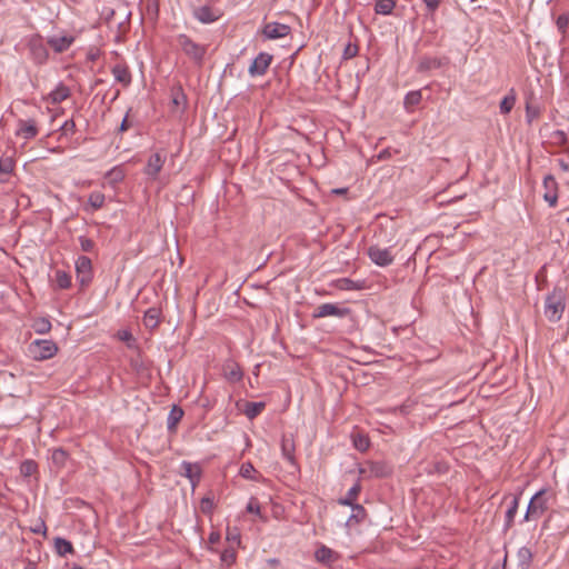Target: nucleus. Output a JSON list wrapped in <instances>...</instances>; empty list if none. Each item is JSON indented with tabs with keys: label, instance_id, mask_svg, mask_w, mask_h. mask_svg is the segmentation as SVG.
<instances>
[{
	"label": "nucleus",
	"instance_id": "nucleus-48",
	"mask_svg": "<svg viewBox=\"0 0 569 569\" xmlns=\"http://www.w3.org/2000/svg\"><path fill=\"white\" fill-rule=\"evenodd\" d=\"M78 241H79V244H80V248L82 251H84V252L92 251V249L94 247V242L90 238H88L86 236H79Z\"/></svg>",
	"mask_w": 569,
	"mask_h": 569
},
{
	"label": "nucleus",
	"instance_id": "nucleus-17",
	"mask_svg": "<svg viewBox=\"0 0 569 569\" xmlns=\"http://www.w3.org/2000/svg\"><path fill=\"white\" fill-rule=\"evenodd\" d=\"M39 130L33 119L18 120V128L16 136L22 137L26 140H31L38 134Z\"/></svg>",
	"mask_w": 569,
	"mask_h": 569
},
{
	"label": "nucleus",
	"instance_id": "nucleus-39",
	"mask_svg": "<svg viewBox=\"0 0 569 569\" xmlns=\"http://www.w3.org/2000/svg\"><path fill=\"white\" fill-rule=\"evenodd\" d=\"M353 446L359 451H367L370 447V440L366 435L357 433L352 437Z\"/></svg>",
	"mask_w": 569,
	"mask_h": 569
},
{
	"label": "nucleus",
	"instance_id": "nucleus-60",
	"mask_svg": "<svg viewBox=\"0 0 569 569\" xmlns=\"http://www.w3.org/2000/svg\"><path fill=\"white\" fill-rule=\"evenodd\" d=\"M347 190L341 188V189H336L335 192L336 193H345Z\"/></svg>",
	"mask_w": 569,
	"mask_h": 569
},
{
	"label": "nucleus",
	"instance_id": "nucleus-31",
	"mask_svg": "<svg viewBox=\"0 0 569 569\" xmlns=\"http://www.w3.org/2000/svg\"><path fill=\"white\" fill-rule=\"evenodd\" d=\"M242 370L236 363H229L224 367V377L231 382H238L242 379Z\"/></svg>",
	"mask_w": 569,
	"mask_h": 569
},
{
	"label": "nucleus",
	"instance_id": "nucleus-28",
	"mask_svg": "<svg viewBox=\"0 0 569 569\" xmlns=\"http://www.w3.org/2000/svg\"><path fill=\"white\" fill-rule=\"evenodd\" d=\"M396 4V0H376L375 12L381 16H389L392 13Z\"/></svg>",
	"mask_w": 569,
	"mask_h": 569
},
{
	"label": "nucleus",
	"instance_id": "nucleus-58",
	"mask_svg": "<svg viewBox=\"0 0 569 569\" xmlns=\"http://www.w3.org/2000/svg\"><path fill=\"white\" fill-rule=\"evenodd\" d=\"M557 162H558L559 168H560L562 171H565V172H568V171H569V162H568V161H566V160H563V159H558V160H557Z\"/></svg>",
	"mask_w": 569,
	"mask_h": 569
},
{
	"label": "nucleus",
	"instance_id": "nucleus-52",
	"mask_svg": "<svg viewBox=\"0 0 569 569\" xmlns=\"http://www.w3.org/2000/svg\"><path fill=\"white\" fill-rule=\"evenodd\" d=\"M201 510L206 513H210L213 509V500L210 497H204L200 502Z\"/></svg>",
	"mask_w": 569,
	"mask_h": 569
},
{
	"label": "nucleus",
	"instance_id": "nucleus-40",
	"mask_svg": "<svg viewBox=\"0 0 569 569\" xmlns=\"http://www.w3.org/2000/svg\"><path fill=\"white\" fill-rule=\"evenodd\" d=\"M339 288L341 290H361L363 288V284L361 281H355L349 278H342L339 281Z\"/></svg>",
	"mask_w": 569,
	"mask_h": 569
},
{
	"label": "nucleus",
	"instance_id": "nucleus-25",
	"mask_svg": "<svg viewBox=\"0 0 569 569\" xmlns=\"http://www.w3.org/2000/svg\"><path fill=\"white\" fill-rule=\"evenodd\" d=\"M106 197L100 191H93L89 194L88 206L84 208L86 211H96L101 209L104 204Z\"/></svg>",
	"mask_w": 569,
	"mask_h": 569
},
{
	"label": "nucleus",
	"instance_id": "nucleus-53",
	"mask_svg": "<svg viewBox=\"0 0 569 569\" xmlns=\"http://www.w3.org/2000/svg\"><path fill=\"white\" fill-rule=\"evenodd\" d=\"M61 130H63L66 133H74L76 131V123L72 119L66 120L63 124L61 126Z\"/></svg>",
	"mask_w": 569,
	"mask_h": 569
},
{
	"label": "nucleus",
	"instance_id": "nucleus-30",
	"mask_svg": "<svg viewBox=\"0 0 569 569\" xmlns=\"http://www.w3.org/2000/svg\"><path fill=\"white\" fill-rule=\"evenodd\" d=\"M54 281L58 289H69L71 287V276L64 270L54 271Z\"/></svg>",
	"mask_w": 569,
	"mask_h": 569
},
{
	"label": "nucleus",
	"instance_id": "nucleus-43",
	"mask_svg": "<svg viewBox=\"0 0 569 569\" xmlns=\"http://www.w3.org/2000/svg\"><path fill=\"white\" fill-rule=\"evenodd\" d=\"M227 540L233 546L239 547L241 545V535L238 528H227Z\"/></svg>",
	"mask_w": 569,
	"mask_h": 569
},
{
	"label": "nucleus",
	"instance_id": "nucleus-22",
	"mask_svg": "<svg viewBox=\"0 0 569 569\" xmlns=\"http://www.w3.org/2000/svg\"><path fill=\"white\" fill-rule=\"evenodd\" d=\"M183 475L191 481L192 486H194L197 482H199L201 478V470L199 466L193 465L188 461H183L181 463Z\"/></svg>",
	"mask_w": 569,
	"mask_h": 569
},
{
	"label": "nucleus",
	"instance_id": "nucleus-42",
	"mask_svg": "<svg viewBox=\"0 0 569 569\" xmlns=\"http://www.w3.org/2000/svg\"><path fill=\"white\" fill-rule=\"evenodd\" d=\"M68 459V453L62 448H57L52 451L51 460L57 467H63Z\"/></svg>",
	"mask_w": 569,
	"mask_h": 569
},
{
	"label": "nucleus",
	"instance_id": "nucleus-41",
	"mask_svg": "<svg viewBox=\"0 0 569 569\" xmlns=\"http://www.w3.org/2000/svg\"><path fill=\"white\" fill-rule=\"evenodd\" d=\"M540 116V107L531 104L529 102L526 103V121L528 124H531L536 119Z\"/></svg>",
	"mask_w": 569,
	"mask_h": 569
},
{
	"label": "nucleus",
	"instance_id": "nucleus-19",
	"mask_svg": "<svg viewBox=\"0 0 569 569\" xmlns=\"http://www.w3.org/2000/svg\"><path fill=\"white\" fill-rule=\"evenodd\" d=\"M126 177V171L123 166L118 164L112 167L109 171L106 172L104 179L107 181V184L111 188H116L120 182L123 181Z\"/></svg>",
	"mask_w": 569,
	"mask_h": 569
},
{
	"label": "nucleus",
	"instance_id": "nucleus-23",
	"mask_svg": "<svg viewBox=\"0 0 569 569\" xmlns=\"http://www.w3.org/2000/svg\"><path fill=\"white\" fill-rule=\"evenodd\" d=\"M161 311L158 308H149L143 316V325L149 329H154L159 325Z\"/></svg>",
	"mask_w": 569,
	"mask_h": 569
},
{
	"label": "nucleus",
	"instance_id": "nucleus-63",
	"mask_svg": "<svg viewBox=\"0 0 569 569\" xmlns=\"http://www.w3.org/2000/svg\"><path fill=\"white\" fill-rule=\"evenodd\" d=\"M33 532L39 533V532H41V530L40 529H33Z\"/></svg>",
	"mask_w": 569,
	"mask_h": 569
},
{
	"label": "nucleus",
	"instance_id": "nucleus-3",
	"mask_svg": "<svg viewBox=\"0 0 569 569\" xmlns=\"http://www.w3.org/2000/svg\"><path fill=\"white\" fill-rule=\"evenodd\" d=\"M566 308L565 296L561 290H553L545 301V316L551 322L561 319Z\"/></svg>",
	"mask_w": 569,
	"mask_h": 569
},
{
	"label": "nucleus",
	"instance_id": "nucleus-59",
	"mask_svg": "<svg viewBox=\"0 0 569 569\" xmlns=\"http://www.w3.org/2000/svg\"><path fill=\"white\" fill-rule=\"evenodd\" d=\"M556 134L558 136V138L565 139V132L563 131L558 130V131H556Z\"/></svg>",
	"mask_w": 569,
	"mask_h": 569
},
{
	"label": "nucleus",
	"instance_id": "nucleus-36",
	"mask_svg": "<svg viewBox=\"0 0 569 569\" xmlns=\"http://www.w3.org/2000/svg\"><path fill=\"white\" fill-rule=\"evenodd\" d=\"M515 103H516V94H515V91H513V90H511V91H510L507 96H505V97H503V99L501 100L500 106H499V108H500V112H501L502 114H508V113L512 110V108H513Z\"/></svg>",
	"mask_w": 569,
	"mask_h": 569
},
{
	"label": "nucleus",
	"instance_id": "nucleus-1",
	"mask_svg": "<svg viewBox=\"0 0 569 569\" xmlns=\"http://www.w3.org/2000/svg\"><path fill=\"white\" fill-rule=\"evenodd\" d=\"M174 40L179 49L194 66H203L208 52V44L197 42L186 33H178Z\"/></svg>",
	"mask_w": 569,
	"mask_h": 569
},
{
	"label": "nucleus",
	"instance_id": "nucleus-56",
	"mask_svg": "<svg viewBox=\"0 0 569 569\" xmlns=\"http://www.w3.org/2000/svg\"><path fill=\"white\" fill-rule=\"evenodd\" d=\"M208 541L209 543L211 545H216L220 541V533L217 532V531H212L210 532L209 537H208Z\"/></svg>",
	"mask_w": 569,
	"mask_h": 569
},
{
	"label": "nucleus",
	"instance_id": "nucleus-9",
	"mask_svg": "<svg viewBox=\"0 0 569 569\" xmlns=\"http://www.w3.org/2000/svg\"><path fill=\"white\" fill-rule=\"evenodd\" d=\"M74 36L67 32H58L47 38V43L52 48L56 53L67 51L74 42Z\"/></svg>",
	"mask_w": 569,
	"mask_h": 569
},
{
	"label": "nucleus",
	"instance_id": "nucleus-12",
	"mask_svg": "<svg viewBox=\"0 0 569 569\" xmlns=\"http://www.w3.org/2000/svg\"><path fill=\"white\" fill-rule=\"evenodd\" d=\"M290 31V26L273 21L266 23L261 33L266 40H277L287 37Z\"/></svg>",
	"mask_w": 569,
	"mask_h": 569
},
{
	"label": "nucleus",
	"instance_id": "nucleus-50",
	"mask_svg": "<svg viewBox=\"0 0 569 569\" xmlns=\"http://www.w3.org/2000/svg\"><path fill=\"white\" fill-rule=\"evenodd\" d=\"M569 24V17L567 14H560L556 20V26L561 33L567 32Z\"/></svg>",
	"mask_w": 569,
	"mask_h": 569
},
{
	"label": "nucleus",
	"instance_id": "nucleus-20",
	"mask_svg": "<svg viewBox=\"0 0 569 569\" xmlns=\"http://www.w3.org/2000/svg\"><path fill=\"white\" fill-rule=\"evenodd\" d=\"M70 96V89L63 84L62 82H59L53 90L50 91L48 94V101H50L53 104L60 103L64 100H67Z\"/></svg>",
	"mask_w": 569,
	"mask_h": 569
},
{
	"label": "nucleus",
	"instance_id": "nucleus-5",
	"mask_svg": "<svg viewBox=\"0 0 569 569\" xmlns=\"http://www.w3.org/2000/svg\"><path fill=\"white\" fill-rule=\"evenodd\" d=\"M363 477L369 478H385L392 473V466L388 462L380 461H366L359 469Z\"/></svg>",
	"mask_w": 569,
	"mask_h": 569
},
{
	"label": "nucleus",
	"instance_id": "nucleus-62",
	"mask_svg": "<svg viewBox=\"0 0 569 569\" xmlns=\"http://www.w3.org/2000/svg\"><path fill=\"white\" fill-rule=\"evenodd\" d=\"M71 569H83V568L80 566H73Z\"/></svg>",
	"mask_w": 569,
	"mask_h": 569
},
{
	"label": "nucleus",
	"instance_id": "nucleus-32",
	"mask_svg": "<svg viewBox=\"0 0 569 569\" xmlns=\"http://www.w3.org/2000/svg\"><path fill=\"white\" fill-rule=\"evenodd\" d=\"M361 490V487L359 483H355L347 492L346 497L340 498L338 502L342 506H355V500L357 499L359 492Z\"/></svg>",
	"mask_w": 569,
	"mask_h": 569
},
{
	"label": "nucleus",
	"instance_id": "nucleus-27",
	"mask_svg": "<svg viewBox=\"0 0 569 569\" xmlns=\"http://www.w3.org/2000/svg\"><path fill=\"white\" fill-rule=\"evenodd\" d=\"M183 410L182 408L178 406H173L171 410L169 411L168 418H167V428L169 431H174L177 428V425L180 422V420L183 417Z\"/></svg>",
	"mask_w": 569,
	"mask_h": 569
},
{
	"label": "nucleus",
	"instance_id": "nucleus-8",
	"mask_svg": "<svg viewBox=\"0 0 569 569\" xmlns=\"http://www.w3.org/2000/svg\"><path fill=\"white\" fill-rule=\"evenodd\" d=\"M74 264L78 281L82 287L88 286L93 277L91 260L86 256H80Z\"/></svg>",
	"mask_w": 569,
	"mask_h": 569
},
{
	"label": "nucleus",
	"instance_id": "nucleus-7",
	"mask_svg": "<svg viewBox=\"0 0 569 569\" xmlns=\"http://www.w3.org/2000/svg\"><path fill=\"white\" fill-rule=\"evenodd\" d=\"M350 313V309L346 307H340L337 303H322L318 306L313 313V318H326V317H337V318H345Z\"/></svg>",
	"mask_w": 569,
	"mask_h": 569
},
{
	"label": "nucleus",
	"instance_id": "nucleus-14",
	"mask_svg": "<svg viewBox=\"0 0 569 569\" xmlns=\"http://www.w3.org/2000/svg\"><path fill=\"white\" fill-rule=\"evenodd\" d=\"M543 187V200L549 204V207L553 208L558 202V182L555 177L548 174L543 178L542 181Z\"/></svg>",
	"mask_w": 569,
	"mask_h": 569
},
{
	"label": "nucleus",
	"instance_id": "nucleus-6",
	"mask_svg": "<svg viewBox=\"0 0 569 569\" xmlns=\"http://www.w3.org/2000/svg\"><path fill=\"white\" fill-rule=\"evenodd\" d=\"M29 53L36 64H44L49 58V52L42 37L33 36L28 42Z\"/></svg>",
	"mask_w": 569,
	"mask_h": 569
},
{
	"label": "nucleus",
	"instance_id": "nucleus-55",
	"mask_svg": "<svg viewBox=\"0 0 569 569\" xmlns=\"http://www.w3.org/2000/svg\"><path fill=\"white\" fill-rule=\"evenodd\" d=\"M357 52H358L357 47H352V46L348 44L345 49L343 57L346 59H350V58L355 57L357 54Z\"/></svg>",
	"mask_w": 569,
	"mask_h": 569
},
{
	"label": "nucleus",
	"instance_id": "nucleus-29",
	"mask_svg": "<svg viewBox=\"0 0 569 569\" xmlns=\"http://www.w3.org/2000/svg\"><path fill=\"white\" fill-rule=\"evenodd\" d=\"M366 513V509L361 505L357 503L352 506L351 515L347 519L346 526H352V523H360L361 521L365 520Z\"/></svg>",
	"mask_w": 569,
	"mask_h": 569
},
{
	"label": "nucleus",
	"instance_id": "nucleus-44",
	"mask_svg": "<svg viewBox=\"0 0 569 569\" xmlns=\"http://www.w3.org/2000/svg\"><path fill=\"white\" fill-rule=\"evenodd\" d=\"M14 169V161L11 157L0 158V173L10 174Z\"/></svg>",
	"mask_w": 569,
	"mask_h": 569
},
{
	"label": "nucleus",
	"instance_id": "nucleus-51",
	"mask_svg": "<svg viewBox=\"0 0 569 569\" xmlns=\"http://www.w3.org/2000/svg\"><path fill=\"white\" fill-rule=\"evenodd\" d=\"M247 511L250 512V513H254V515H258L260 516V505L259 502L257 501V499L254 498H251L247 505Z\"/></svg>",
	"mask_w": 569,
	"mask_h": 569
},
{
	"label": "nucleus",
	"instance_id": "nucleus-4",
	"mask_svg": "<svg viewBox=\"0 0 569 569\" xmlns=\"http://www.w3.org/2000/svg\"><path fill=\"white\" fill-rule=\"evenodd\" d=\"M58 346L50 339L33 340L29 347V356L36 361H44L53 358L58 352Z\"/></svg>",
	"mask_w": 569,
	"mask_h": 569
},
{
	"label": "nucleus",
	"instance_id": "nucleus-35",
	"mask_svg": "<svg viewBox=\"0 0 569 569\" xmlns=\"http://www.w3.org/2000/svg\"><path fill=\"white\" fill-rule=\"evenodd\" d=\"M54 547H56L58 555H60V556H66L68 553L73 552L72 543L64 538H60V537L56 538Z\"/></svg>",
	"mask_w": 569,
	"mask_h": 569
},
{
	"label": "nucleus",
	"instance_id": "nucleus-47",
	"mask_svg": "<svg viewBox=\"0 0 569 569\" xmlns=\"http://www.w3.org/2000/svg\"><path fill=\"white\" fill-rule=\"evenodd\" d=\"M119 339L124 341L128 346V348H134L136 347V339L133 338L132 333L128 330L119 331L118 333Z\"/></svg>",
	"mask_w": 569,
	"mask_h": 569
},
{
	"label": "nucleus",
	"instance_id": "nucleus-24",
	"mask_svg": "<svg viewBox=\"0 0 569 569\" xmlns=\"http://www.w3.org/2000/svg\"><path fill=\"white\" fill-rule=\"evenodd\" d=\"M422 100V93L420 90L409 91L403 99V107L408 112H412L415 107L418 106Z\"/></svg>",
	"mask_w": 569,
	"mask_h": 569
},
{
	"label": "nucleus",
	"instance_id": "nucleus-15",
	"mask_svg": "<svg viewBox=\"0 0 569 569\" xmlns=\"http://www.w3.org/2000/svg\"><path fill=\"white\" fill-rule=\"evenodd\" d=\"M281 456L284 460H287L293 468L298 469V463L296 460V443L293 435H283L280 442Z\"/></svg>",
	"mask_w": 569,
	"mask_h": 569
},
{
	"label": "nucleus",
	"instance_id": "nucleus-49",
	"mask_svg": "<svg viewBox=\"0 0 569 569\" xmlns=\"http://www.w3.org/2000/svg\"><path fill=\"white\" fill-rule=\"evenodd\" d=\"M221 560L228 565H231L236 560V551L233 547L224 549L221 553Z\"/></svg>",
	"mask_w": 569,
	"mask_h": 569
},
{
	"label": "nucleus",
	"instance_id": "nucleus-2",
	"mask_svg": "<svg viewBox=\"0 0 569 569\" xmlns=\"http://www.w3.org/2000/svg\"><path fill=\"white\" fill-rule=\"evenodd\" d=\"M549 508V497L546 489L537 491L530 499L523 520L531 521L540 519Z\"/></svg>",
	"mask_w": 569,
	"mask_h": 569
},
{
	"label": "nucleus",
	"instance_id": "nucleus-26",
	"mask_svg": "<svg viewBox=\"0 0 569 569\" xmlns=\"http://www.w3.org/2000/svg\"><path fill=\"white\" fill-rule=\"evenodd\" d=\"M440 67H441V61L438 58L426 56V57L420 58L418 66H417V71L426 72V71H429L432 69H438Z\"/></svg>",
	"mask_w": 569,
	"mask_h": 569
},
{
	"label": "nucleus",
	"instance_id": "nucleus-37",
	"mask_svg": "<svg viewBox=\"0 0 569 569\" xmlns=\"http://www.w3.org/2000/svg\"><path fill=\"white\" fill-rule=\"evenodd\" d=\"M32 328L37 333L44 335L51 330V322L48 318H38L33 321Z\"/></svg>",
	"mask_w": 569,
	"mask_h": 569
},
{
	"label": "nucleus",
	"instance_id": "nucleus-34",
	"mask_svg": "<svg viewBox=\"0 0 569 569\" xmlns=\"http://www.w3.org/2000/svg\"><path fill=\"white\" fill-rule=\"evenodd\" d=\"M519 497H513L511 500L507 511H506V528H510L513 523V519L517 515L518 507H519Z\"/></svg>",
	"mask_w": 569,
	"mask_h": 569
},
{
	"label": "nucleus",
	"instance_id": "nucleus-46",
	"mask_svg": "<svg viewBox=\"0 0 569 569\" xmlns=\"http://www.w3.org/2000/svg\"><path fill=\"white\" fill-rule=\"evenodd\" d=\"M239 473L244 479H254V475L257 473V470L251 462H244L240 467Z\"/></svg>",
	"mask_w": 569,
	"mask_h": 569
},
{
	"label": "nucleus",
	"instance_id": "nucleus-45",
	"mask_svg": "<svg viewBox=\"0 0 569 569\" xmlns=\"http://www.w3.org/2000/svg\"><path fill=\"white\" fill-rule=\"evenodd\" d=\"M332 550L328 547H320L317 551H316V558L318 561L320 562H329L331 561L332 559Z\"/></svg>",
	"mask_w": 569,
	"mask_h": 569
},
{
	"label": "nucleus",
	"instance_id": "nucleus-10",
	"mask_svg": "<svg viewBox=\"0 0 569 569\" xmlns=\"http://www.w3.org/2000/svg\"><path fill=\"white\" fill-rule=\"evenodd\" d=\"M368 257L369 259L379 267H388L390 266L395 257L389 248H381L379 246H370L368 248Z\"/></svg>",
	"mask_w": 569,
	"mask_h": 569
},
{
	"label": "nucleus",
	"instance_id": "nucleus-38",
	"mask_svg": "<svg viewBox=\"0 0 569 569\" xmlns=\"http://www.w3.org/2000/svg\"><path fill=\"white\" fill-rule=\"evenodd\" d=\"M37 470H38V465L36 461H33L31 459H26L20 465V473L23 477H30V476L34 475L37 472Z\"/></svg>",
	"mask_w": 569,
	"mask_h": 569
},
{
	"label": "nucleus",
	"instance_id": "nucleus-13",
	"mask_svg": "<svg viewBox=\"0 0 569 569\" xmlns=\"http://www.w3.org/2000/svg\"><path fill=\"white\" fill-rule=\"evenodd\" d=\"M192 16L199 22L209 24L218 21L222 13L219 9H214L209 6H201L193 9Z\"/></svg>",
	"mask_w": 569,
	"mask_h": 569
},
{
	"label": "nucleus",
	"instance_id": "nucleus-18",
	"mask_svg": "<svg viewBox=\"0 0 569 569\" xmlns=\"http://www.w3.org/2000/svg\"><path fill=\"white\" fill-rule=\"evenodd\" d=\"M111 72L114 77V80L121 83L123 87H128L131 83V72L127 64L117 63L112 67Z\"/></svg>",
	"mask_w": 569,
	"mask_h": 569
},
{
	"label": "nucleus",
	"instance_id": "nucleus-21",
	"mask_svg": "<svg viewBox=\"0 0 569 569\" xmlns=\"http://www.w3.org/2000/svg\"><path fill=\"white\" fill-rule=\"evenodd\" d=\"M533 552L528 547L519 548L517 552V568L530 569L532 565Z\"/></svg>",
	"mask_w": 569,
	"mask_h": 569
},
{
	"label": "nucleus",
	"instance_id": "nucleus-57",
	"mask_svg": "<svg viewBox=\"0 0 569 569\" xmlns=\"http://www.w3.org/2000/svg\"><path fill=\"white\" fill-rule=\"evenodd\" d=\"M130 124L128 122V114L124 116V118L122 119L121 123H120V127H119V132H124L129 129Z\"/></svg>",
	"mask_w": 569,
	"mask_h": 569
},
{
	"label": "nucleus",
	"instance_id": "nucleus-61",
	"mask_svg": "<svg viewBox=\"0 0 569 569\" xmlns=\"http://www.w3.org/2000/svg\"><path fill=\"white\" fill-rule=\"evenodd\" d=\"M24 569H37L34 565L29 563Z\"/></svg>",
	"mask_w": 569,
	"mask_h": 569
},
{
	"label": "nucleus",
	"instance_id": "nucleus-16",
	"mask_svg": "<svg viewBox=\"0 0 569 569\" xmlns=\"http://www.w3.org/2000/svg\"><path fill=\"white\" fill-rule=\"evenodd\" d=\"M164 162L166 157L160 154L159 152L151 154L143 170L144 174H147L150 179L156 180L158 178L159 172L163 168Z\"/></svg>",
	"mask_w": 569,
	"mask_h": 569
},
{
	"label": "nucleus",
	"instance_id": "nucleus-11",
	"mask_svg": "<svg viewBox=\"0 0 569 569\" xmlns=\"http://www.w3.org/2000/svg\"><path fill=\"white\" fill-rule=\"evenodd\" d=\"M272 56L268 52H260L251 62L248 69V73L250 77H261L269 69L272 62Z\"/></svg>",
	"mask_w": 569,
	"mask_h": 569
},
{
	"label": "nucleus",
	"instance_id": "nucleus-33",
	"mask_svg": "<svg viewBox=\"0 0 569 569\" xmlns=\"http://www.w3.org/2000/svg\"><path fill=\"white\" fill-rule=\"evenodd\" d=\"M264 407H266V403L262 401L247 402L243 411H244V415L249 419H254L257 416H259L262 412Z\"/></svg>",
	"mask_w": 569,
	"mask_h": 569
},
{
	"label": "nucleus",
	"instance_id": "nucleus-54",
	"mask_svg": "<svg viewBox=\"0 0 569 569\" xmlns=\"http://www.w3.org/2000/svg\"><path fill=\"white\" fill-rule=\"evenodd\" d=\"M422 1L426 4L427 10L432 13L439 8L441 0H422Z\"/></svg>",
	"mask_w": 569,
	"mask_h": 569
}]
</instances>
